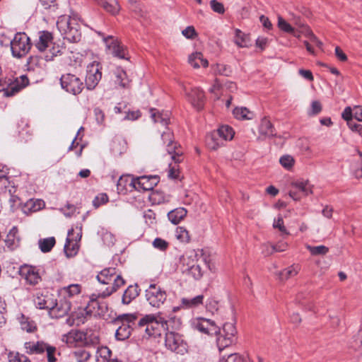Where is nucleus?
<instances>
[{"label":"nucleus","instance_id":"29","mask_svg":"<svg viewBox=\"0 0 362 362\" xmlns=\"http://www.w3.org/2000/svg\"><path fill=\"white\" fill-rule=\"evenodd\" d=\"M293 187L301 192L305 196L312 193V185L307 180H298L291 183Z\"/></svg>","mask_w":362,"mask_h":362},{"label":"nucleus","instance_id":"15","mask_svg":"<svg viewBox=\"0 0 362 362\" xmlns=\"http://www.w3.org/2000/svg\"><path fill=\"white\" fill-rule=\"evenodd\" d=\"M159 181V177L157 175H144L132 178L129 186L137 190L149 191L153 189L158 185Z\"/></svg>","mask_w":362,"mask_h":362},{"label":"nucleus","instance_id":"9","mask_svg":"<svg viewBox=\"0 0 362 362\" xmlns=\"http://www.w3.org/2000/svg\"><path fill=\"white\" fill-rule=\"evenodd\" d=\"M136 319L134 315L124 314L115 319L114 323L118 325L115 332V337L119 341H124L129 337L132 331L130 323H133Z\"/></svg>","mask_w":362,"mask_h":362},{"label":"nucleus","instance_id":"60","mask_svg":"<svg viewBox=\"0 0 362 362\" xmlns=\"http://www.w3.org/2000/svg\"><path fill=\"white\" fill-rule=\"evenodd\" d=\"M10 362H30V359L24 354L16 353L9 356Z\"/></svg>","mask_w":362,"mask_h":362},{"label":"nucleus","instance_id":"27","mask_svg":"<svg viewBox=\"0 0 362 362\" xmlns=\"http://www.w3.org/2000/svg\"><path fill=\"white\" fill-rule=\"evenodd\" d=\"M187 213L185 208L180 207L170 211L168 214V217L172 223L177 225L186 216Z\"/></svg>","mask_w":362,"mask_h":362},{"label":"nucleus","instance_id":"39","mask_svg":"<svg viewBox=\"0 0 362 362\" xmlns=\"http://www.w3.org/2000/svg\"><path fill=\"white\" fill-rule=\"evenodd\" d=\"M216 132L220 133V137L223 139L224 141L231 140L234 136L233 129L228 125L221 126Z\"/></svg>","mask_w":362,"mask_h":362},{"label":"nucleus","instance_id":"4","mask_svg":"<svg viewBox=\"0 0 362 362\" xmlns=\"http://www.w3.org/2000/svg\"><path fill=\"white\" fill-rule=\"evenodd\" d=\"M62 341L69 345L81 344L86 346L99 343V337L91 330L82 331L73 329L62 336Z\"/></svg>","mask_w":362,"mask_h":362},{"label":"nucleus","instance_id":"56","mask_svg":"<svg viewBox=\"0 0 362 362\" xmlns=\"http://www.w3.org/2000/svg\"><path fill=\"white\" fill-rule=\"evenodd\" d=\"M210 6L211 9L219 14H223L225 12L223 4L217 0L210 1Z\"/></svg>","mask_w":362,"mask_h":362},{"label":"nucleus","instance_id":"20","mask_svg":"<svg viewBox=\"0 0 362 362\" xmlns=\"http://www.w3.org/2000/svg\"><path fill=\"white\" fill-rule=\"evenodd\" d=\"M103 41L108 49L112 50V54L119 59H125L126 52L118 40L112 35L103 37Z\"/></svg>","mask_w":362,"mask_h":362},{"label":"nucleus","instance_id":"54","mask_svg":"<svg viewBox=\"0 0 362 362\" xmlns=\"http://www.w3.org/2000/svg\"><path fill=\"white\" fill-rule=\"evenodd\" d=\"M168 245L169 244L167 241L160 238H156L153 242V246L161 251L167 250Z\"/></svg>","mask_w":362,"mask_h":362},{"label":"nucleus","instance_id":"36","mask_svg":"<svg viewBox=\"0 0 362 362\" xmlns=\"http://www.w3.org/2000/svg\"><path fill=\"white\" fill-rule=\"evenodd\" d=\"M81 285L76 284H71L68 286L64 287L61 292L64 294V297L66 298V297H73L75 295H77L80 293L81 292Z\"/></svg>","mask_w":362,"mask_h":362},{"label":"nucleus","instance_id":"32","mask_svg":"<svg viewBox=\"0 0 362 362\" xmlns=\"http://www.w3.org/2000/svg\"><path fill=\"white\" fill-rule=\"evenodd\" d=\"M18 319L23 330L32 333L37 329V326L35 322L29 320L28 317H26L23 314H21Z\"/></svg>","mask_w":362,"mask_h":362},{"label":"nucleus","instance_id":"33","mask_svg":"<svg viewBox=\"0 0 362 362\" xmlns=\"http://www.w3.org/2000/svg\"><path fill=\"white\" fill-rule=\"evenodd\" d=\"M204 296L199 295L192 298H182L181 300L182 305L187 308L197 307L203 303Z\"/></svg>","mask_w":362,"mask_h":362},{"label":"nucleus","instance_id":"48","mask_svg":"<svg viewBox=\"0 0 362 362\" xmlns=\"http://www.w3.org/2000/svg\"><path fill=\"white\" fill-rule=\"evenodd\" d=\"M153 110H151V118L154 121V122H160L163 125H167L168 123V115H165L163 116L162 114L159 112H153Z\"/></svg>","mask_w":362,"mask_h":362},{"label":"nucleus","instance_id":"19","mask_svg":"<svg viewBox=\"0 0 362 362\" xmlns=\"http://www.w3.org/2000/svg\"><path fill=\"white\" fill-rule=\"evenodd\" d=\"M185 91L188 100L195 109L201 110L204 108L206 98L204 93L201 88H194L191 89L190 92L185 88Z\"/></svg>","mask_w":362,"mask_h":362},{"label":"nucleus","instance_id":"5","mask_svg":"<svg viewBox=\"0 0 362 362\" xmlns=\"http://www.w3.org/2000/svg\"><path fill=\"white\" fill-rule=\"evenodd\" d=\"M139 327H145V332L149 337H160L162 332L168 329V321L160 316L146 315L139 322Z\"/></svg>","mask_w":362,"mask_h":362},{"label":"nucleus","instance_id":"11","mask_svg":"<svg viewBox=\"0 0 362 362\" xmlns=\"http://www.w3.org/2000/svg\"><path fill=\"white\" fill-rule=\"evenodd\" d=\"M165 345L166 348L177 354L184 355L187 352V344L182 336L173 332L165 333Z\"/></svg>","mask_w":362,"mask_h":362},{"label":"nucleus","instance_id":"58","mask_svg":"<svg viewBox=\"0 0 362 362\" xmlns=\"http://www.w3.org/2000/svg\"><path fill=\"white\" fill-rule=\"evenodd\" d=\"M274 228H278L281 233L288 235V233L284 225L283 218L279 216L277 219H275L273 223Z\"/></svg>","mask_w":362,"mask_h":362},{"label":"nucleus","instance_id":"38","mask_svg":"<svg viewBox=\"0 0 362 362\" xmlns=\"http://www.w3.org/2000/svg\"><path fill=\"white\" fill-rule=\"evenodd\" d=\"M299 268L298 266L292 265L279 273V278L281 280H287L289 278L293 277L298 273Z\"/></svg>","mask_w":362,"mask_h":362},{"label":"nucleus","instance_id":"57","mask_svg":"<svg viewBox=\"0 0 362 362\" xmlns=\"http://www.w3.org/2000/svg\"><path fill=\"white\" fill-rule=\"evenodd\" d=\"M132 177L129 176H121L117 181V189L122 191L124 189H127V185L130 184V180Z\"/></svg>","mask_w":362,"mask_h":362},{"label":"nucleus","instance_id":"23","mask_svg":"<svg viewBox=\"0 0 362 362\" xmlns=\"http://www.w3.org/2000/svg\"><path fill=\"white\" fill-rule=\"evenodd\" d=\"M52 40L53 37L51 33L41 31L39 33V40L35 46L39 51L43 52L52 44Z\"/></svg>","mask_w":362,"mask_h":362},{"label":"nucleus","instance_id":"22","mask_svg":"<svg viewBox=\"0 0 362 362\" xmlns=\"http://www.w3.org/2000/svg\"><path fill=\"white\" fill-rule=\"evenodd\" d=\"M197 328L200 332L208 334H215L218 332V327L215 322L209 319H201L197 325Z\"/></svg>","mask_w":362,"mask_h":362},{"label":"nucleus","instance_id":"41","mask_svg":"<svg viewBox=\"0 0 362 362\" xmlns=\"http://www.w3.org/2000/svg\"><path fill=\"white\" fill-rule=\"evenodd\" d=\"M74 230L73 228L69 230L68 231V237L66 238V242L64 245V252L67 257H71L76 253V251L75 250V247L73 245L72 249L71 251H69V248L71 246V243L73 241V239L71 238V235L74 234Z\"/></svg>","mask_w":362,"mask_h":362},{"label":"nucleus","instance_id":"37","mask_svg":"<svg viewBox=\"0 0 362 362\" xmlns=\"http://www.w3.org/2000/svg\"><path fill=\"white\" fill-rule=\"evenodd\" d=\"M56 243L55 238L54 237L47 238L39 240V247L42 252H48Z\"/></svg>","mask_w":362,"mask_h":362},{"label":"nucleus","instance_id":"6","mask_svg":"<svg viewBox=\"0 0 362 362\" xmlns=\"http://www.w3.org/2000/svg\"><path fill=\"white\" fill-rule=\"evenodd\" d=\"M100 294L101 291L98 293H93L90 295L85 311L87 315L107 320L109 317L108 304L107 301L104 300L105 297H103Z\"/></svg>","mask_w":362,"mask_h":362},{"label":"nucleus","instance_id":"49","mask_svg":"<svg viewBox=\"0 0 362 362\" xmlns=\"http://www.w3.org/2000/svg\"><path fill=\"white\" fill-rule=\"evenodd\" d=\"M278 27L283 31L291 33L293 32V28L287 23L281 16L278 17Z\"/></svg>","mask_w":362,"mask_h":362},{"label":"nucleus","instance_id":"25","mask_svg":"<svg viewBox=\"0 0 362 362\" xmlns=\"http://www.w3.org/2000/svg\"><path fill=\"white\" fill-rule=\"evenodd\" d=\"M189 64L195 69L199 68L201 66L207 67L209 62L206 59L203 58L201 52H194L189 56Z\"/></svg>","mask_w":362,"mask_h":362},{"label":"nucleus","instance_id":"47","mask_svg":"<svg viewBox=\"0 0 362 362\" xmlns=\"http://www.w3.org/2000/svg\"><path fill=\"white\" fill-rule=\"evenodd\" d=\"M281 165L286 169L290 170L294 165V159L290 155H284L279 159Z\"/></svg>","mask_w":362,"mask_h":362},{"label":"nucleus","instance_id":"14","mask_svg":"<svg viewBox=\"0 0 362 362\" xmlns=\"http://www.w3.org/2000/svg\"><path fill=\"white\" fill-rule=\"evenodd\" d=\"M162 139L164 143H167V151L171 156V159L176 163H180L182 161V151L180 146L173 142V134L168 130L164 132L161 135Z\"/></svg>","mask_w":362,"mask_h":362},{"label":"nucleus","instance_id":"53","mask_svg":"<svg viewBox=\"0 0 362 362\" xmlns=\"http://www.w3.org/2000/svg\"><path fill=\"white\" fill-rule=\"evenodd\" d=\"M108 202V197L106 194L102 193L97 195L93 201V205L95 208H98L100 205Z\"/></svg>","mask_w":362,"mask_h":362},{"label":"nucleus","instance_id":"44","mask_svg":"<svg viewBox=\"0 0 362 362\" xmlns=\"http://www.w3.org/2000/svg\"><path fill=\"white\" fill-rule=\"evenodd\" d=\"M44 206L45 202L40 199H30L26 204V206L28 207V209L33 211H37L43 208Z\"/></svg>","mask_w":362,"mask_h":362},{"label":"nucleus","instance_id":"10","mask_svg":"<svg viewBox=\"0 0 362 362\" xmlns=\"http://www.w3.org/2000/svg\"><path fill=\"white\" fill-rule=\"evenodd\" d=\"M31 47L29 37L25 33H16L11 43V53L14 57L21 58L25 56Z\"/></svg>","mask_w":362,"mask_h":362},{"label":"nucleus","instance_id":"31","mask_svg":"<svg viewBox=\"0 0 362 362\" xmlns=\"http://www.w3.org/2000/svg\"><path fill=\"white\" fill-rule=\"evenodd\" d=\"M36 307L39 309L49 310L53 306V299L49 296H37L34 300Z\"/></svg>","mask_w":362,"mask_h":362},{"label":"nucleus","instance_id":"17","mask_svg":"<svg viewBox=\"0 0 362 362\" xmlns=\"http://www.w3.org/2000/svg\"><path fill=\"white\" fill-rule=\"evenodd\" d=\"M71 302L65 297L54 301L53 306L49 308V314L52 318H60L66 315L71 310Z\"/></svg>","mask_w":362,"mask_h":362},{"label":"nucleus","instance_id":"16","mask_svg":"<svg viewBox=\"0 0 362 362\" xmlns=\"http://www.w3.org/2000/svg\"><path fill=\"white\" fill-rule=\"evenodd\" d=\"M100 69V65L97 62H93L87 66L86 85L88 89H94L100 81L102 78Z\"/></svg>","mask_w":362,"mask_h":362},{"label":"nucleus","instance_id":"12","mask_svg":"<svg viewBox=\"0 0 362 362\" xmlns=\"http://www.w3.org/2000/svg\"><path fill=\"white\" fill-rule=\"evenodd\" d=\"M62 88L73 95H78L83 90L84 86L82 80L71 74H65L60 78Z\"/></svg>","mask_w":362,"mask_h":362},{"label":"nucleus","instance_id":"24","mask_svg":"<svg viewBox=\"0 0 362 362\" xmlns=\"http://www.w3.org/2000/svg\"><path fill=\"white\" fill-rule=\"evenodd\" d=\"M225 141L220 137V133L214 131L206 137V144L209 148L211 150H216L219 147L224 145Z\"/></svg>","mask_w":362,"mask_h":362},{"label":"nucleus","instance_id":"8","mask_svg":"<svg viewBox=\"0 0 362 362\" xmlns=\"http://www.w3.org/2000/svg\"><path fill=\"white\" fill-rule=\"evenodd\" d=\"M217 345L220 351L235 342L237 330L234 322H226L222 329L218 327Z\"/></svg>","mask_w":362,"mask_h":362},{"label":"nucleus","instance_id":"18","mask_svg":"<svg viewBox=\"0 0 362 362\" xmlns=\"http://www.w3.org/2000/svg\"><path fill=\"white\" fill-rule=\"evenodd\" d=\"M19 274L28 284L35 286L41 281L38 269L33 266L24 264L19 269Z\"/></svg>","mask_w":362,"mask_h":362},{"label":"nucleus","instance_id":"61","mask_svg":"<svg viewBox=\"0 0 362 362\" xmlns=\"http://www.w3.org/2000/svg\"><path fill=\"white\" fill-rule=\"evenodd\" d=\"M182 35L187 39H193L197 36V33L193 26H188L182 31Z\"/></svg>","mask_w":362,"mask_h":362},{"label":"nucleus","instance_id":"62","mask_svg":"<svg viewBox=\"0 0 362 362\" xmlns=\"http://www.w3.org/2000/svg\"><path fill=\"white\" fill-rule=\"evenodd\" d=\"M40 61L41 59L36 56L29 57L28 61V69L35 70V66H40Z\"/></svg>","mask_w":362,"mask_h":362},{"label":"nucleus","instance_id":"21","mask_svg":"<svg viewBox=\"0 0 362 362\" xmlns=\"http://www.w3.org/2000/svg\"><path fill=\"white\" fill-rule=\"evenodd\" d=\"M259 136L258 139H264L270 138L275 135L274 128L271 122L266 117L262 119L259 127Z\"/></svg>","mask_w":362,"mask_h":362},{"label":"nucleus","instance_id":"51","mask_svg":"<svg viewBox=\"0 0 362 362\" xmlns=\"http://www.w3.org/2000/svg\"><path fill=\"white\" fill-rule=\"evenodd\" d=\"M117 80L116 83H119V85L123 88H124L127 85L126 82V76L127 74L122 69H117L115 72Z\"/></svg>","mask_w":362,"mask_h":362},{"label":"nucleus","instance_id":"45","mask_svg":"<svg viewBox=\"0 0 362 362\" xmlns=\"http://www.w3.org/2000/svg\"><path fill=\"white\" fill-rule=\"evenodd\" d=\"M112 152L115 156H121L126 150L124 143L115 141L112 146Z\"/></svg>","mask_w":362,"mask_h":362},{"label":"nucleus","instance_id":"46","mask_svg":"<svg viewBox=\"0 0 362 362\" xmlns=\"http://www.w3.org/2000/svg\"><path fill=\"white\" fill-rule=\"evenodd\" d=\"M299 27L303 29V31L308 32V35L310 36V40L319 48H322V42L303 23H299Z\"/></svg>","mask_w":362,"mask_h":362},{"label":"nucleus","instance_id":"59","mask_svg":"<svg viewBox=\"0 0 362 362\" xmlns=\"http://www.w3.org/2000/svg\"><path fill=\"white\" fill-rule=\"evenodd\" d=\"M175 162V165H169L168 177L170 179H178L180 175V170Z\"/></svg>","mask_w":362,"mask_h":362},{"label":"nucleus","instance_id":"28","mask_svg":"<svg viewBox=\"0 0 362 362\" xmlns=\"http://www.w3.org/2000/svg\"><path fill=\"white\" fill-rule=\"evenodd\" d=\"M139 296L138 286H129L124 292L122 302L123 304L128 305L132 300L136 298Z\"/></svg>","mask_w":362,"mask_h":362},{"label":"nucleus","instance_id":"1","mask_svg":"<svg viewBox=\"0 0 362 362\" xmlns=\"http://www.w3.org/2000/svg\"><path fill=\"white\" fill-rule=\"evenodd\" d=\"M182 272L196 281L200 280L207 269L212 271L211 260L203 250H190L181 256Z\"/></svg>","mask_w":362,"mask_h":362},{"label":"nucleus","instance_id":"63","mask_svg":"<svg viewBox=\"0 0 362 362\" xmlns=\"http://www.w3.org/2000/svg\"><path fill=\"white\" fill-rule=\"evenodd\" d=\"M341 117L344 120L347 121V124H349V122H351L352 117H354L353 110L351 109V107H346L344 110L341 114Z\"/></svg>","mask_w":362,"mask_h":362},{"label":"nucleus","instance_id":"34","mask_svg":"<svg viewBox=\"0 0 362 362\" xmlns=\"http://www.w3.org/2000/svg\"><path fill=\"white\" fill-rule=\"evenodd\" d=\"M234 42L238 47H247L249 46L250 37L241 30L236 29Z\"/></svg>","mask_w":362,"mask_h":362},{"label":"nucleus","instance_id":"26","mask_svg":"<svg viewBox=\"0 0 362 362\" xmlns=\"http://www.w3.org/2000/svg\"><path fill=\"white\" fill-rule=\"evenodd\" d=\"M111 351L107 346L99 348L96 352L95 362H119L117 359H111Z\"/></svg>","mask_w":362,"mask_h":362},{"label":"nucleus","instance_id":"42","mask_svg":"<svg viewBox=\"0 0 362 362\" xmlns=\"http://www.w3.org/2000/svg\"><path fill=\"white\" fill-rule=\"evenodd\" d=\"M101 6H103L106 11L112 15L117 14L120 10V6L117 1H115L114 4H110L105 0L101 4Z\"/></svg>","mask_w":362,"mask_h":362},{"label":"nucleus","instance_id":"13","mask_svg":"<svg viewBox=\"0 0 362 362\" xmlns=\"http://www.w3.org/2000/svg\"><path fill=\"white\" fill-rule=\"evenodd\" d=\"M167 298L165 291L156 284H151L146 290V298L149 304L155 308H160Z\"/></svg>","mask_w":362,"mask_h":362},{"label":"nucleus","instance_id":"35","mask_svg":"<svg viewBox=\"0 0 362 362\" xmlns=\"http://www.w3.org/2000/svg\"><path fill=\"white\" fill-rule=\"evenodd\" d=\"M233 114L238 119H251L253 114L246 107H236L233 110Z\"/></svg>","mask_w":362,"mask_h":362},{"label":"nucleus","instance_id":"50","mask_svg":"<svg viewBox=\"0 0 362 362\" xmlns=\"http://www.w3.org/2000/svg\"><path fill=\"white\" fill-rule=\"evenodd\" d=\"M351 346L354 349L362 352V328L359 330L358 336L355 337L351 343Z\"/></svg>","mask_w":362,"mask_h":362},{"label":"nucleus","instance_id":"43","mask_svg":"<svg viewBox=\"0 0 362 362\" xmlns=\"http://www.w3.org/2000/svg\"><path fill=\"white\" fill-rule=\"evenodd\" d=\"M214 71L216 74L223 75L226 76H230L232 72L230 66L221 64H216L214 66Z\"/></svg>","mask_w":362,"mask_h":362},{"label":"nucleus","instance_id":"64","mask_svg":"<svg viewBox=\"0 0 362 362\" xmlns=\"http://www.w3.org/2000/svg\"><path fill=\"white\" fill-rule=\"evenodd\" d=\"M322 110V105L319 101H313L311 104V110L309 115H315L319 114Z\"/></svg>","mask_w":362,"mask_h":362},{"label":"nucleus","instance_id":"55","mask_svg":"<svg viewBox=\"0 0 362 362\" xmlns=\"http://www.w3.org/2000/svg\"><path fill=\"white\" fill-rule=\"evenodd\" d=\"M218 303L219 302L216 300L214 298H210L206 301V309L214 313V312L218 311Z\"/></svg>","mask_w":362,"mask_h":362},{"label":"nucleus","instance_id":"7","mask_svg":"<svg viewBox=\"0 0 362 362\" xmlns=\"http://www.w3.org/2000/svg\"><path fill=\"white\" fill-rule=\"evenodd\" d=\"M25 353L29 355H41L46 352L47 362H56L57 348L42 340L24 343Z\"/></svg>","mask_w":362,"mask_h":362},{"label":"nucleus","instance_id":"3","mask_svg":"<svg viewBox=\"0 0 362 362\" xmlns=\"http://www.w3.org/2000/svg\"><path fill=\"white\" fill-rule=\"evenodd\" d=\"M97 279L104 285H108L104 291H101L103 297H107L115 292L119 288L125 284L124 279L119 274H117L114 267L106 268L102 270L98 275Z\"/></svg>","mask_w":362,"mask_h":362},{"label":"nucleus","instance_id":"30","mask_svg":"<svg viewBox=\"0 0 362 362\" xmlns=\"http://www.w3.org/2000/svg\"><path fill=\"white\" fill-rule=\"evenodd\" d=\"M90 356V353L83 348L76 349L71 354L72 359L76 362H87Z\"/></svg>","mask_w":362,"mask_h":362},{"label":"nucleus","instance_id":"52","mask_svg":"<svg viewBox=\"0 0 362 362\" xmlns=\"http://www.w3.org/2000/svg\"><path fill=\"white\" fill-rule=\"evenodd\" d=\"M220 362H245L242 356L238 354H230L227 357H222Z\"/></svg>","mask_w":362,"mask_h":362},{"label":"nucleus","instance_id":"40","mask_svg":"<svg viewBox=\"0 0 362 362\" xmlns=\"http://www.w3.org/2000/svg\"><path fill=\"white\" fill-rule=\"evenodd\" d=\"M306 248L312 255H325L329 252V248L325 245L311 246L306 245Z\"/></svg>","mask_w":362,"mask_h":362},{"label":"nucleus","instance_id":"2","mask_svg":"<svg viewBox=\"0 0 362 362\" xmlns=\"http://www.w3.org/2000/svg\"><path fill=\"white\" fill-rule=\"evenodd\" d=\"M78 15L72 13L69 16H61L57 22L58 29L64 37L71 42H78L81 39V25L78 23Z\"/></svg>","mask_w":362,"mask_h":362}]
</instances>
